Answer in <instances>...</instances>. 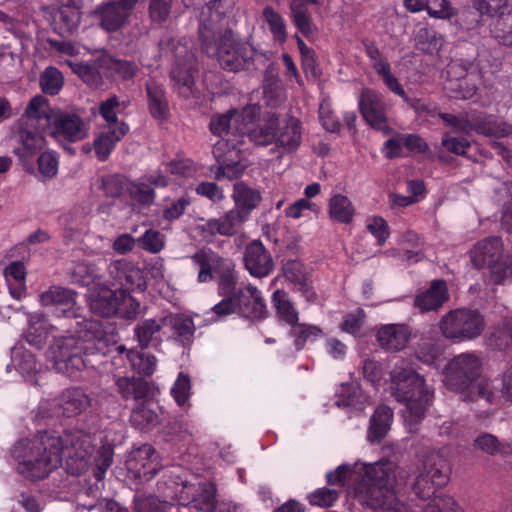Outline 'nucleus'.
Returning <instances> with one entry per match:
<instances>
[{"instance_id":"f257e3e1","label":"nucleus","mask_w":512,"mask_h":512,"mask_svg":"<svg viewBox=\"0 0 512 512\" xmlns=\"http://www.w3.org/2000/svg\"><path fill=\"white\" fill-rule=\"evenodd\" d=\"M398 465L381 459L374 463L356 461L339 465L326 475L330 485H339L353 494L358 502L382 512H415L400 503L395 496ZM421 512H462L455 501L446 495H437Z\"/></svg>"},{"instance_id":"f03ea898","label":"nucleus","mask_w":512,"mask_h":512,"mask_svg":"<svg viewBox=\"0 0 512 512\" xmlns=\"http://www.w3.org/2000/svg\"><path fill=\"white\" fill-rule=\"evenodd\" d=\"M93 450L91 437L81 431L63 435L45 431L16 441L10 456L20 475L30 480H41L62 465L63 457L68 473H83L90 464Z\"/></svg>"},{"instance_id":"7ed1b4c3","label":"nucleus","mask_w":512,"mask_h":512,"mask_svg":"<svg viewBox=\"0 0 512 512\" xmlns=\"http://www.w3.org/2000/svg\"><path fill=\"white\" fill-rule=\"evenodd\" d=\"M232 4V0L211 1L202 12L199 33L204 52L215 57L223 69L236 72L249 66L254 49L239 41L231 30L222 33V22Z\"/></svg>"},{"instance_id":"20e7f679","label":"nucleus","mask_w":512,"mask_h":512,"mask_svg":"<svg viewBox=\"0 0 512 512\" xmlns=\"http://www.w3.org/2000/svg\"><path fill=\"white\" fill-rule=\"evenodd\" d=\"M363 375L377 388L383 387L399 402L405 404L403 417L406 423L418 422L432 401L433 392L425 386L422 376L417 374L405 360H399L390 374V381L382 383V368L373 360H366Z\"/></svg>"},{"instance_id":"39448f33","label":"nucleus","mask_w":512,"mask_h":512,"mask_svg":"<svg viewBox=\"0 0 512 512\" xmlns=\"http://www.w3.org/2000/svg\"><path fill=\"white\" fill-rule=\"evenodd\" d=\"M81 329L77 335H69L57 338L49 348L48 358L52 368L74 377L78 371L87 366L85 355H92L96 352L105 353L106 342L102 338L100 325L93 320L77 322Z\"/></svg>"},{"instance_id":"423d86ee","label":"nucleus","mask_w":512,"mask_h":512,"mask_svg":"<svg viewBox=\"0 0 512 512\" xmlns=\"http://www.w3.org/2000/svg\"><path fill=\"white\" fill-rule=\"evenodd\" d=\"M482 369V360L474 352H465L455 356L444 368L443 383L451 391L461 393L465 399L483 398L491 402L493 393L487 380L478 379Z\"/></svg>"},{"instance_id":"0eeeda50","label":"nucleus","mask_w":512,"mask_h":512,"mask_svg":"<svg viewBox=\"0 0 512 512\" xmlns=\"http://www.w3.org/2000/svg\"><path fill=\"white\" fill-rule=\"evenodd\" d=\"M87 299L91 311L104 317L133 319L140 309V304L126 290H111L101 283L89 288Z\"/></svg>"},{"instance_id":"6e6552de","label":"nucleus","mask_w":512,"mask_h":512,"mask_svg":"<svg viewBox=\"0 0 512 512\" xmlns=\"http://www.w3.org/2000/svg\"><path fill=\"white\" fill-rule=\"evenodd\" d=\"M470 257L476 267H489L495 283L504 284L512 280V257L503 254V243L499 237L479 241L470 251Z\"/></svg>"},{"instance_id":"1a4fd4ad","label":"nucleus","mask_w":512,"mask_h":512,"mask_svg":"<svg viewBox=\"0 0 512 512\" xmlns=\"http://www.w3.org/2000/svg\"><path fill=\"white\" fill-rule=\"evenodd\" d=\"M485 326L484 317L478 310L466 308L448 312L439 323L441 334L455 343L478 338L483 333Z\"/></svg>"},{"instance_id":"9d476101","label":"nucleus","mask_w":512,"mask_h":512,"mask_svg":"<svg viewBox=\"0 0 512 512\" xmlns=\"http://www.w3.org/2000/svg\"><path fill=\"white\" fill-rule=\"evenodd\" d=\"M199 268L198 281L208 282L212 279V270H221L219 276V293L222 296H234L239 287L236 286L234 265L230 260L221 259L211 250H201L191 257Z\"/></svg>"},{"instance_id":"9b49d317","label":"nucleus","mask_w":512,"mask_h":512,"mask_svg":"<svg viewBox=\"0 0 512 512\" xmlns=\"http://www.w3.org/2000/svg\"><path fill=\"white\" fill-rule=\"evenodd\" d=\"M194 480H185L181 483L173 482V485L169 486L171 491L166 495H174L182 506H190L202 512H213L216 508L214 484L198 479Z\"/></svg>"},{"instance_id":"f8f14e48","label":"nucleus","mask_w":512,"mask_h":512,"mask_svg":"<svg viewBox=\"0 0 512 512\" xmlns=\"http://www.w3.org/2000/svg\"><path fill=\"white\" fill-rule=\"evenodd\" d=\"M446 461L437 453L429 454L415 472L414 490L420 498H430L448 482Z\"/></svg>"},{"instance_id":"ddd939ff","label":"nucleus","mask_w":512,"mask_h":512,"mask_svg":"<svg viewBox=\"0 0 512 512\" xmlns=\"http://www.w3.org/2000/svg\"><path fill=\"white\" fill-rule=\"evenodd\" d=\"M260 107L257 104L247 105L241 110L231 109L224 114L211 118L210 130L213 134L226 137H239L243 129L259 116Z\"/></svg>"},{"instance_id":"4468645a","label":"nucleus","mask_w":512,"mask_h":512,"mask_svg":"<svg viewBox=\"0 0 512 512\" xmlns=\"http://www.w3.org/2000/svg\"><path fill=\"white\" fill-rule=\"evenodd\" d=\"M241 145H243V141L240 136L221 138L214 144L213 155L220 164L215 173L217 180L224 177L233 180L242 175L245 166L236 162L241 152Z\"/></svg>"},{"instance_id":"2eb2a0df","label":"nucleus","mask_w":512,"mask_h":512,"mask_svg":"<svg viewBox=\"0 0 512 512\" xmlns=\"http://www.w3.org/2000/svg\"><path fill=\"white\" fill-rule=\"evenodd\" d=\"M41 127L19 121L18 146L14 149L15 155L26 171L32 172V158L46 146V139Z\"/></svg>"},{"instance_id":"dca6fc26","label":"nucleus","mask_w":512,"mask_h":512,"mask_svg":"<svg viewBox=\"0 0 512 512\" xmlns=\"http://www.w3.org/2000/svg\"><path fill=\"white\" fill-rule=\"evenodd\" d=\"M90 404L89 397L80 389L64 391L58 399L52 402L42 401L39 406V414L42 417L49 416H73L84 411Z\"/></svg>"},{"instance_id":"f3484780","label":"nucleus","mask_w":512,"mask_h":512,"mask_svg":"<svg viewBox=\"0 0 512 512\" xmlns=\"http://www.w3.org/2000/svg\"><path fill=\"white\" fill-rule=\"evenodd\" d=\"M358 103L361 114L371 127L385 134L390 132L386 123V104L379 92L372 89H363Z\"/></svg>"},{"instance_id":"a211bd4d","label":"nucleus","mask_w":512,"mask_h":512,"mask_svg":"<svg viewBox=\"0 0 512 512\" xmlns=\"http://www.w3.org/2000/svg\"><path fill=\"white\" fill-rule=\"evenodd\" d=\"M448 80L444 85L447 95L457 99H470L477 91L474 83L476 74L467 72L457 61H452L447 67Z\"/></svg>"},{"instance_id":"6ab92c4d","label":"nucleus","mask_w":512,"mask_h":512,"mask_svg":"<svg viewBox=\"0 0 512 512\" xmlns=\"http://www.w3.org/2000/svg\"><path fill=\"white\" fill-rule=\"evenodd\" d=\"M50 134L58 142H77L88 135V126L76 114L57 112L50 125Z\"/></svg>"},{"instance_id":"aec40b11","label":"nucleus","mask_w":512,"mask_h":512,"mask_svg":"<svg viewBox=\"0 0 512 512\" xmlns=\"http://www.w3.org/2000/svg\"><path fill=\"white\" fill-rule=\"evenodd\" d=\"M249 218L233 207L220 218H212L198 225V230L204 238H210L217 234L223 236L234 235L239 227Z\"/></svg>"},{"instance_id":"412c9836","label":"nucleus","mask_w":512,"mask_h":512,"mask_svg":"<svg viewBox=\"0 0 512 512\" xmlns=\"http://www.w3.org/2000/svg\"><path fill=\"white\" fill-rule=\"evenodd\" d=\"M127 467L136 477L148 480L160 468L158 455L150 445H142L131 453Z\"/></svg>"},{"instance_id":"4be33fe9","label":"nucleus","mask_w":512,"mask_h":512,"mask_svg":"<svg viewBox=\"0 0 512 512\" xmlns=\"http://www.w3.org/2000/svg\"><path fill=\"white\" fill-rule=\"evenodd\" d=\"M238 312L246 318H263L266 306L260 291L253 285L240 286L234 295Z\"/></svg>"},{"instance_id":"5701e85b","label":"nucleus","mask_w":512,"mask_h":512,"mask_svg":"<svg viewBox=\"0 0 512 512\" xmlns=\"http://www.w3.org/2000/svg\"><path fill=\"white\" fill-rule=\"evenodd\" d=\"M365 53L370 60L371 66L382 78L384 84L389 88V90L404 99L406 102H409L404 88L400 84L399 80L392 74L388 60L382 56L379 49L373 44H366Z\"/></svg>"},{"instance_id":"b1692460","label":"nucleus","mask_w":512,"mask_h":512,"mask_svg":"<svg viewBox=\"0 0 512 512\" xmlns=\"http://www.w3.org/2000/svg\"><path fill=\"white\" fill-rule=\"evenodd\" d=\"M244 262L249 273L258 278L270 274L274 267L270 253L259 241H254L246 247Z\"/></svg>"},{"instance_id":"393cba45","label":"nucleus","mask_w":512,"mask_h":512,"mask_svg":"<svg viewBox=\"0 0 512 512\" xmlns=\"http://www.w3.org/2000/svg\"><path fill=\"white\" fill-rule=\"evenodd\" d=\"M136 3L131 0H122L118 3H108L94 11L101 27L110 32L119 29L127 18L129 11Z\"/></svg>"},{"instance_id":"a878e982","label":"nucleus","mask_w":512,"mask_h":512,"mask_svg":"<svg viewBox=\"0 0 512 512\" xmlns=\"http://www.w3.org/2000/svg\"><path fill=\"white\" fill-rule=\"evenodd\" d=\"M411 338V330L404 324H386L379 328L377 340L388 351L404 349Z\"/></svg>"},{"instance_id":"bb28decb","label":"nucleus","mask_w":512,"mask_h":512,"mask_svg":"<svg viewBox=\"0 0 512 512\" xmlns=\"http://www.w3.org/2000/svg\"><path fill=\"white\" fill-rule=\"evenodd\" d=\"M57 111H54L42 95L34 96L28 103L24 116L19 120L45 129L50 127Z\"/></svg>"},{"instance_id":"cd10ccee","label":"nucleus","mask_w":512,"mask_h":512,"mask_svg":"<svg viewBox=\"0 0 512 512\" xmlns=\"http://www.w3.org/2000/svg\"><path fill=\"white\" fill-rule=\"evenodd\" d=\"M77 0H63L61 6L53 13L54 30L60 35L75 31L80 22Z\"/></svg>"},{"instance_id":"c85d7f7f","label":"nucleus","mask_w":512,"mask_h":512,"mask_svg":"<svg viewBox=\"0 0 512 512\" xmlns=\"http://www.w3.org/2000/svg\"><path fill=\"white\" fill-rule=\"evenodd\" d=\"M252 123L247 125L245 129L242 130L240 138L243 143L245 142V137H248L251 142L256 145H269L271 143H275L276 140V131L279 125L278 118L274 114L268 115L263 124L252 128Z\"/></svg>"},{"instance_id":"c756f323","label":"nucleus","mask_w":512,"mask_h":512,"mask_svg":"<svg viewBox=\"0 0 512 512\" xmlns=\"http://www.w3.org/2000/svg\"><path fill=\"white\" fill-rule=\"evenodd\" d=\"M319 0H291V19L297 30L306 37L314 36L317 28L313 23L309 5H319Z\"/></svg>"},{"instance_id":"7c9ffc66","label":"nucleus","mask_w":512,"mask_h":512,"mask_svg":"<svg viewBox=\"0 0 512 512\" xmlns=\"http://www.w3.org/2000/svg\"><path fill=\"white\" fill-rule=\"evenodd\" d=\"M448 299L446 283L442 280L432 281L430 287L416 295L414 304L422 312L437 310Z\"/></svg>"},{"instance_id":"2f4dec72","label":"nucleus","mask_w":512,"mask_h":512,"mask_svg":"<svg viewBox=\"0 0 512 512\" xmlns=\"http://www.w3.org/2000/svg\"><path fill=\"white\" fill-rule=\"evenodd\" d=\"M129 127L126 123H119L117 127L101 132L94 140V150L100 161L106 160L114 150L116 144L127 134Z\"/></svg>"},{"instance_id":"473e14b6","label":"nucleus","mask_w":512,"mask_h":512,"mask_svg":"<svg viewBox=\"0 0 512 512\" xmlns=\"http://www.w3.org/2000/svg\"><path fill=\"white\" fill-rule=\"evenodd\" d=\"M231 197L234 202V207L245 214L248 218L252 211L256 209L262 201L260 191L248 186L242 181L234 184Z\"/></svg>"},{"instance_id":"72a5a7b5","label":"nucleus","mask_w":512,"mask_h":512,"mask_svg":"<svg viewBox=\"0 0 512 512\" xmlns=\"http://www.w3.org/2000/svg\"><path fill=\"white\" fill-rule=\"evenodd\" d=\"M302 127L297 118H289L285 125L277 128L275 144L285 152L295 151L301 144Z\"/></svg>"},{"instance_id":"f704fd0d","label":"nucleus","mask_w":512,"mask_h":512,"mask_svg":"<svg viewBox=\"0 0 512 512\" xmlns=\"http://www.w3.org/2000/svg\"><path fill=\"white\" fill-rule=\"evenodd\" d=\"M166 328L164 316L158 319H145L136 325L135 335L140 346L145 348L150 344L159 343Z\"/></svg>"},{"instance_id":"c9c22d12","label":"nucleus","mask_w":512,"mask_h":512,"mask_svg":"<svg viewBox=\"0 0 512 512\" xmlns=\"http://www.w3.org/2000/svg\"><path fill=\"white\" fill-rule=\"evenodd\" d=\"M355 214V206L346 195L337 193L329 199L328 215L332 221L347 225L353 222Z\"/></svg>"},{"instance_id":"e433bc0d","label":"nucleus","mask_w":512,"mask_h":512,"mask_svg":"<svg viewBox=\"0 0 512 512\" xmlns=\"http://www.w3.org/2000/svg\"><path fill=\"white\" fill-rule=\"evenodd\" d=\"M336 396L338 407L351 408L353 411H362L369 404L367 396L355 383L342 384Z\"/></svg>"},{"instance_id":"4c0bfd02","label":"nucleus","mask_w":512,"mask_h":512,"mask_svg":"<svg viewBox=\"0 0 512 512\" xmlns=\"http://www.w3.org/2000/svg\"><path fill=\"white\" fill-rule=\"evenodd\" d=\"M5 280L9 287L10 295L17 300L26 294V268L22 262L14 261L4 270Z\"/></svg>"},{"instance_id":"58836bf2","label":"nucleus","mask_w":512,"mask_h":512,"mask_svg":"<svg viewBox=\"0 0 512 512\" xmlns=\"http://www.w3.org/2000/svg\"><path fill=\"white\" fill-rule=\"evenodd\" d=\"M392 411L389 407L379 406L370 419L367 439L373 442L381 441L388 433L392 421Z\"/></svg>"},{"instance_id":"ea45409f","label":"nucleus","mask_w":512,"mask_h":512,"mask_svg":"<svg viewBox=\"0 0 512 512\" xmlns=\"http://www.w3.org/2000/svg\"><path fill=\"white\" fill-rule=\"evenodd\" d=\"M473 131L488 137H504L511 132V127L503 121L491 117L472 115Z\"/></svg>"},{"instance_id":"a19ab883","label":"nucleus","mask_w":512,"mask_h":512,"mask_svg":"<svg viewBox=\"0 0 512 512\" xmlns=\"http://www.w3.org/2000/svg\"><path fill=\"white\" fill-rule=\"evenodd\" d=\"M490 31L500 43L512 45V7L507 12L501 11L492 18Z\"/></svg>"},{"instance_id":"79ce46f5","label":"nucleus","mask_w":512,"mask_h":512,"mask_svg":"<svg viewBox=\"0 0 512 512\" xmlns=\"http://www.w3.org/2000/svg\"><path fill=\"white\" fill-rule=\"evenodd\" d=\"M273 303L280 320L286 322L291 327L298 322L299 313L286 292L276 290L273 293Z\"/></svg>"},{"instance_id":"37998d69","label":"nucleus","mask_w":512,"mask_h":512,"mask_svg":"<svg viewBox=\"0 0 512 512\" xmlns=\"http://www.w3.org/2000/svg\"><path fill=\"white\" fill-rule=\"evenodd\" d=\"M148 106L151 115L164 119L168 115V103L163 89L154 82L147 83Z\"/></svg>"},{"instance_id":"c03bdc74","label":"nucleus","mask_w":512,"mask_h":512,"mask_svg":"<svg viewBox=\"0 0 512 512\" xmlns=\"http://www.w3.org/2000/svg\"><path fill=\"white\" fill-rule=\"evenodd\" d=\"M12 364L27 381L33 384L38 383V380L34 379L32 375L36 371V363L30 352L18 347L13 348Z\"/></svg>"},{"instance_id":"a18cd8bd","label":"nucleus","mask_w":512,"mask_h":512,"mask_svg":"<svg viewBox=\"0 0 512 512\" xmlns=\"http://www.w3.org/2000/svg\"><path fill=\"white\" fill-rule=\"evenodd\" d=\"M415 41L421 51L436 54L444 44V37L431 28L423 27L417 31Z\"/></svg>"},{"instance_id":"49530a36","label":"nucleus","mask_w":512,"mask_h":512,"mask_svg":"<svg viewBox=\"0 0 512 512\" xmlns=\"http://www.w3.org/2000/svg\"><path fill=\"white\" fill-rule=\"evenodd\" d=\"M164 322L167 324V328L173 330V334L177 335L183 343L191 340L195 326L190 317L170 314L164 316Z\"/></svg>"},{"instance_id":"de8ad7c7","label":"nucleus","mask_w":512,"mask_h":512,"mask_svg":"<svg viewBox=\"0 0 512 512\" xmlns=\"http://www.w3.org/2000/svg\"><path fill=\"white\" fill-rule=\"evenodd\" d=\"M263 18L273 35V39L281 44L284 43L287 39V31L282 16L272 7L267 6L263 9Z\"/></svg>"},{"instance_id":"09e8293b","label":"nucleus","mask_w":512,"mask_h":512,"mask_svg":"<svg viewBox=\"0 0 512 512\" xmlns=\"http://www.w3.org/2000/svg\"><path fill=\"white\" fill-rule=\"evenodd\" d=\"M48 324L41 314H33L29 317V328L26 340L34 346H40L48 335Z\"/></svg>"},{"instance_id":"8fccbe9b","label":"nucleus","mask_w":512,"mask_h":512,"mask_svg":"<svg viewBox=\"0 0 512 512\" xmlns=\"http://www.w3.org/2000/svg\"><path fill=\"white\" fill-rule=\"evenodd\" d=\"M116 384L119 393L125 399H140L147 391L146 383L139 378L121 377L118 378Z\"/></svg>"},{"instance_id":"3c124183","label":"nucleus","mask_w":512,"mask_h":512,"mask_svg":"<svg viewBox=\"0 0 512 512\" xmlns=\"http://www.w3.org/2000/svg\"><path fill=\"white\" fill-rule=\"evenodd\" d=\"M39 300L42 305H73L75 302L74 293L65 288L61 287H52L48 291L42 293L39 296Z\"/></svg>"},{"instance_id":"603ef678","label":"nucleus","mask_w":512,"mask_h":512,"mask_svg":"<svg viewBox=\"0 0 512 512\" xmlns=\"http://www.w3.org/2000/svg\"><path fill=\"white\" fill-rule=\"evenodd\" d=\"M126 107L127 104L124 101H120L116 96H112L101 102L99 113L111 127H117V124L122 123L118 121L117 115L122 113Z\"/></svg>"},{"instance_id":"864d4df0","label":"nucleus","mask_w":512,"mask_h":512,"mask_svg":"<svg viewBox=\"0 0 512 512\" xmlns=\"http://www.w3.org/2000/svg\"><path fill=\"white\" fill-rule=\"evenodd\" d=\"M127 357L132 368L140 374L151 375L156 369L157 360L155 356L151 354L130 350Z\"/></svg>"},{"instance_id":"5fc2aeb1","label":"nucleus","mask_w":512,"mask_h":512,"mask_svg":"<svg viewBox=\"0 0 512 512\" xmlns=\"http://www.w3.org/2000/svg\"><path fill=\"white\" fill-rule=\"evenodd\" d=\"M170 172L175 182L183 185L182 181L191 179L196 174V166L190 159H182L171 162L165 167V172Z\"/></svg>"},{"instance_id":"6e6d98bb","label":"nucleus","mask_w":512,"mask_h":512,"mask_svg":"<svg viewBox=\"0 0 512 512\" xmlns=\"http://www.w3.org/2000/svg\"><path fill=\"white\" fill-rule=\"evenodd\" d=\"M72 278L74 282L88 286L89 288L100 284L95 266L86 262H81L74 266L72 269Z\"/></svg>"},{"instance_id":"4d7b16f0","label":"nucleus","mask_w":512,"mask_h":512,"mask_svg":"<svg viewBox=\"0 0 512 512\" xmlns=\"http://www.w3.org/2000/svg\"><path fill=\"white\" fill-rule=\"evenodd\" d=\"M131 423L138 429L144 430L157 421V414L149 404L142 403L135 407L130 417Z\"/></svg>"},{"instance_id":"13d9d810","label":"nucleus","mask_w":512,"mask_h":512,"mask_svg":"<svg viewBox=\"0 0 512 512\" xmlns=\"http://www.w3.org/2000/svg\"><path fill=\"white\" fill-rule=\"evenodd\" d=\"M171 74L173 80L177 85L179 93L183 97H190L193 94L194 85V79L191 69L182 68L180 67V65H177L175 68H173Z\"/></svg>"},{"instance_id":"bf43d9fd","label":"nucleus","mask_w":512,"mask_h":512,"mask_svg":"<svg viewBox=\"0 0 512 512\" xmlns=\"http://www.w3.org/2000/svg\"><path fill=\"white\" fill-rule=\"evenodd\" d=\"M42 90L50 95H56L63 86V76L55 67H48L40 77Z\"/></svg>"},{"instance_id":"052dcab7","label":"nucleus","mask_w":512,"mask_h":512,"mask_svg":"<svg viewBox=\"0 0 512 512\" xmlns=\"http://www.w3.org/2000/svg\"><path fill=\"white\" fill-rule=\"evenodd\" d=\"M263 95L268 105H276L282 97V86L279 78L267 71L263 84Z\"/></svg>"},{"instance_id":"680f3d73","label":"nucleus","mask_w":512,"mask_h":512,"mask_svg":"<svg viewBox=\"0 0 512 512\" xmlns=\"http://www.w3.org/2000/svg\"><path fill=\"white\" fill-rule=\"evenodd\" d=\"M366 228L375 237L379 246L384 245L390 236L389 225L387 221L380 216H371L367 218Z\"/></svg>"},{"instance_id":"e2e57ef3","label":"nucleus","mask_w":512,"mask_h":512,"mask_svg":"<svg viewBox=\"0 0 512 512\" xmlns=\"http://www.w3.org/2000/svg\"><path fill=\"white\" fill-rule=\"evenodd\" d=\"M191 382L188 375L181 372L178 374L173 386L171 395L179 406H184L190 397Z\"/></svg>"},{"instance_id":"0e129e2a","label":"nucleus","mask_w":512,"mask_h":512,"mask_svg":"<svg viewBox=\"0 0 512 512\" xmlns=\"http://www.w3.org/2000/svg\"><path fill=\"white\" fill-rule=\"evenodd\" d=\"M425 11L430 17L441 20H449L456 14L448 0H427Z\"/></svg>"},{"instance_id":"69168bd1","label":"nucleus","mask_w":512,"mask_h":512,"mask_svg":"<svg viewBox=\"0 0 512 512\" xmlns=\"http://www.w3.org/2000/svg\"><path fill=\"white\" fill-rule=\"evenodd\" d=\"M321 333V329L317 326L298 324V322L291 329V335L295 337L297 349H300L306 341L317 339Z\"/></svg>"},{"instance_id":"338daca9","label":"nucleus","mask_w":512,"mask_h":512,"mask_svg":"<svg viewBox=\"0 0 512 512\" xmlns=\"http://www.w3.org/2000/svg\"><path fill=\"white\" fill-rule=\"evenodd\" d=\"M38 170L44 178H52L58 172V159L51 151L42 152L38 157Z\"/></svg>"},{"instance_id":"774afa93","label":"nucleus","mask_w":512,"mask_h":512,"mask_svg":"<svg viewBox=\"0 0 512 512\" xmlns=\"http://www.w3.org/2000/svg\"><path fill=\"white\" fill-rule=\"evenodd\" d=\"M476 450L482 451L488 455H496L501 451V443L496 436L484 433L479 435L473 443Z\"/></svg>"}]
</instances>
